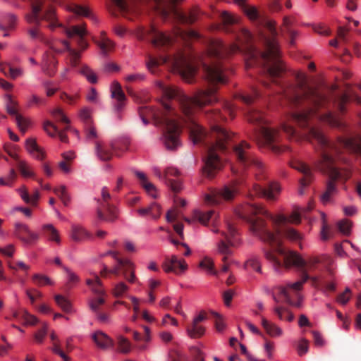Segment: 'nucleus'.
Masks as SVG:
<instances>
[{"label":"nucleus","mask_w":361,"mask_h":361,"mask_svg":"<svg viewBox=\"0 0 361 361\" xmlns=\"http://www.w3.org/2000/svg\"><path fill=\"white\" fill-rule=\"evenodd\" d=\"M80 73L91 83H97V77L94 71L87 66H82L80 68Z\"/></svg>","instance_id":"nucleus-42"},{"label":"nucleus","mask_w":361,"mask_h":361,"mask_svg":"<svg viewBox=\"0 0 361 361\" xmlns=\"http://www.w3.org/2000/svg\"><path fill=\"white\" fill-rule=\"evenodd\" d=\"M118 350L122 353H128L131 349V345L130 342L123 336L118 338Z\"/></svg>","instance_id":"nucleus-52"},{"label":"nucleus","mask_w":361,"mask_h":361,"mask_svg":"<svg viewBox=\"0 0 361 361\" xmlns=\"http://www.w3.org/2000/svg\"><path fill=\"white\" fill-rule=\"evenodd\" d=\"M95 152L98 158L104 161H109L114 154L111 149H108L100 142H95Z\"/></svg>","instance_id":"nucleus-30"},{"label":"nucleus","mask_w":361,"mask_h":361,"mask_svg":"<svg viewBox=\"0 0 361 361\" xmlns=\"http://www.w3.org/2000/svg\"><path fill=\"white\" fill-rule=\"evenodd\" d=\"M105 303V300L102 296L92 299L89 302L90 308L94 314L100 312V307Z\"/></svg>","instance_id":"nucleus-49"},{"label":"nucleus","mask_w":361,"mask_h":361,"mask_svg":"<svg viewBox=\"0 0 361 361\" xmlns=\"http://www.w3.org/2000/svg\"><path fill=\"white\" fill-rule=\"evenodd\" d=\"M275 313L278 315L280 319L292 321L293 314L290 310L284 307H276L274 308Z\"/></svg>","instance_id":"nucleus-45"},{"label":"nucleus","mask_w":361,"mask_h":361,"mask_svg":"<svg viewBox=\"0 0 361 361\" xmlns=\"http://www.w3.org/2000/svg\"><path fill=\"white\" fill-rule=\"evenodd\" d=\"M129 290L128 286L123 281L117 283L112 289V294L116 298L123 297Z\"/></svg>","instance_id":"nucleus-39"},{"label":"nucleus","mask_w":361,"mask_h":361,"mask_svg":"<svg viewBox=\"0 0 361 361\" xmlns=\"http://www.w3.org/2000/svg\"><path fill=\"white\" fill-rule=\"evenodd\" d=\"M71 10L78 16L93 18L88 8L85 6L74 4L71 7Z\"/></svg>","instance_id":"nucleus-50"},{"label":"nucleus","mask_w":361,"mask_h":361,"mask_svg":"<svg viewBox=\"0 0 361 361\" xmlns=\"http://www.w3.org/2000/svg\"><path fill=\"white\" fill-rule=\"evenodd\" d=\"M280 192V187L276 183L270 182L267 188L262 187L259 184H254L252 189L250 191L249 196L252 198L253 196L264 197L268 200L274 201Z\"/></svg>","instance_id":"nucleus-11"},{"label":"nucleus","mask_w":361,"mask_h":361,"mask_svg":"<svg viewBox=\"0 0 361 361\" xmlns=\"http://www.w3.org/2000/svg\"><path fill=\"white\" fill-rule=\"evenodd\" d=\"M51 114L54 117V118L56 121L61 122L62 123L66 124V126H68V123H70L69 119L65 116L63 112L61 109H55L52 111Z\"/></svg>","instance_id":"nucleus-55"},{"label":"nucleus","mask_w":361,"mask_h":361,"mask_svg":"<svg viewBox=\"0 0 361 361\" xmlns=\"http://www.w3.org/2000/svg\"><path fill=\"white\" fill-rule=\"evenodd\" d=\"M309 264L302 257L295 252V274H297L301 277L300 280L295 281V291L301 288L302 284L309 278L307 274V269Z\"/></svg>","instance_id":"nucleus-15"},{"label":"nucleus","mask_w":361,"mask_h":361,"mask_svg":"<svg viewBox=\"0 0 361 361\" xmlns=\"http://www.w3.org/2000/svg\"><path fill=\"white\" fill-rule=\"evenodd\" d=\"M84 134L87 141H94L98 137L97 130L93 123L84 126Z\"/></svg>","instance_id":"nucleus-38"},{"label":"nucleus","mask_w":361,"mask_h":361,"mask_svg":"<svg viewBox=\"0 0 361 361\" xmlns=\"http://www.w3.org/2000/svg\"><path fill=\"white\" fill-rule=\"evenodd\" d=\"M278 293L273 295V298L277 303H285L292 305V297L293 295V283H289L286 286L277 288Z\"/></svg>","instance_id":"nucleus-17"},{"label":"nucleus","mask_w":361,"mask_h":361,"mask_svg":"<svg viewBox=\"0 0 361 361\" xmlns=\"http://www.w3.org/2000/svg\"><path fill=\"white\" fill-rule=\"evenodd\" d=\"M25 147L28 152L37 159H43L44 154L42 149L37 145L36 140L28 138L25 142Z\"/></svg>","instance_id":"nucleus-27"},{"label":"nucleus","mask_w":361,"mask_h":361,"mask_svg":"<svg viewBox=\"0 0 361 361\" xmlns=\"http://www.w3.org/2000/svg\"><path fill=\"white\" fill-rule=\"evenodd\" d=\"M102 200H98L99 205L97 209V215L99 219L106 221H113L117 218V211L115 207L111 205L108 200L111 195L107 187L102 189Z\"/></svg>","instance_id":"nucleus-9"},{"label":"nucleus","mask_w":361,"mask_h":361,"mask_svg":"<svg viewBox=\"0 0 361 361\" xmlns=\"http://www.w3.org/2000/svg\"><path fill=\"white\" fill-rule=\"evenodd\" d=\"M18 102L13 99L12 97L10 94L6 95V111L9 115L15 116L16 121L18 128L23 133H25L29 125V121L18 113Z\"/></svg>","instance_id":"nucleus-14"},{"label":"nucleus","mask_w":361,"mask_h":361,"mask_svg":"<svg viewBox=\"0 0 361 361\" xmlns=\"http://www.w3.org/2000/svg\"><path fill=\"white\" fill-rule=\"evenodd\" d=\"M92 339L96 345L102 349L114 346V341L102 331L95 332L92 335Z\"/></svg>","instance_id":"nucleus-25"},{"label":"nucleus","mask_w":361,"mask_h":361,"mask_svg":"<svg viewBox=\"0 0 361 361\" xmlns=\"http://www.w3.org/2000/svg\"><path fill=\"white\" fill-rule=\"evenodd\" d=\"M235 3L250 20L259 26V37L264 42V50L257 49L254 44L252 35L242 28L237 35L240 44L227 46L219 39H207V51L197 63L202 66L204 76L212 87L200 89L192 97H188L175 87L166 86L161 81L157 82V87L169 101L162 104L161 110L150 106L141 107L140 116L145 125L148 123L147 118L149 117L154 121L157 126L161 127L164 143L169 150L176 149L180 145L182 124L189 129L190 137L194 144L203 143L205 145L207 154H218L227 149L231 134L218 125L212 126L210 132L207 133L197 123L195 114L198 109L218 102L216 86L226 82L221 61L237 51L246 55L247 66H260L263 76L273 84V91L279 94L281 105L287 109L281 128L289 138L293 135V90L291 85L283 81L286 68L280 58L275 23L261 16L257 8L247 4L246 0H235Z\"/></svg>","instance_id":"nucleus-1"},{"label":"nucleus","mask_w":361,"mask_h":361,"mask_svg":"<svg viewBox=\"0 0 361 361\" xmlns=\"http://www.w3.org/2000/svg\"><path fill=\"white\" fill-rule=\"evenodd\" d=\"M259 91L257 88L252 87L250 92L247 94H238L237 98L247 105H250L259 98Z\"/></svg>","instance_id":"nucleus-32"},{"label":"nucleus","mask_w":361,"mask_h":361,"mask_svg":"<svg viewBox=\"0 0 361 361\" xmlns=\"http://www.w3.org/2000/svg\"><path fill=\"white\" fill-rule=\"evenodd\" d=\"M163 268L166 272H174L178 274L187 269V264L183 259H178L176 255L166 257L163 264Z\"/></svg>","instance_id":"nucleus-19"},{"label":"nucleus","mask_w":361,"mask_h":361,"mask_svg":"<svg viewBox=\"0 0 361 361\" xmlns=\"http://www.w3.org/2000/svg\"><path fill=\"white\" fill-rule=\"evenodd\" d=\"M17 167L23 176L27 178L32 177L34 176V173L30 170L29 166L24 161H18Z\"/></svg>","instance_id":"nucleus-56"},{"label":"nucleus","mask_w":361,"mask_h":361,"mask_svg":"<svg viewBox=\"0 0 361 361\" xmlns=\"http://www.w3.org/2000/svg\"><path fill=\"white\" fill-rule=\"evenodd\" d=\"M97 44L104 54H107L109 51H112L114 47V44L109 39L104 37H103L100 41L97 42Z\"/></svg>","instance_id":"nucleus-43"},{"label":"nucleus","mask_w":361,"mask_h":361,"mask_svg":"<svg viewBox=\"0 0 361 361\" xmlns=\"http://www.w3.org/2000/svg\"><path fill=\"white\" fill-rule=\"evenodd\" d=\"M174 65L179 69L183 78L189 83L192 82L197 73V66L185 56H180L174 61Z\"/></svg>","instance_id":"nucleus-13"},{"label":"nucleus","mask_w":361,"mask_h":361,"mask_svg":"<svg viewBox=\"0 0 361 361\" xmlns=\"http://www.w3.org/2000/svg\"><path fill=\"white\" fill-rule=\"evenodd\" d=\"M2 71L5 74H9L11 78L16 79V78L21 76L23 74V71L21 68H13L10 66L4 67Z\"/></svg>","instance_id":"nucleus-57"},{"label":"nucleus","mask_w":361,"mask_h":361,"mask_svg":"<svg viewBox=\"0 0 361 361\" xmlns=\"http://www.w3.org/2000/svg\"><path fill=\"white\" fill-rule=\"evenodd\" d=\"M245 268L251 269L257 273H262L261 263L259 257L256 255H252L245 263Z\"/></svg>","instance_id":"nucleus-36"},{"label":"nucleus","mask_w":361,"mask_h":361,"mask_svg":"<svg viewBox=\"0 0 361 361\" xmlns=\"http://www.w3.org/2000/svg\"><path fill=\"white\" fill-rule=\"evenodd\" d=\"M63 269L67 274L68 286H72L79 282L80 278L74 272H73L66 267H63Z\"/></svg>","instance_id":"nucleus-59"},{"label":"nucleus","mask_w":361,"mask_h":361,"mask_svg":"<svg viewBox=\"0 0 361 361\" xmlns=\"http://www.w3.org/2000/svg\"><path fill=\"white\" fill-rule=\"evenodd\" d=\"M44 131L51 137H56L59 132V128L51 121H45L44 123Z\"/></svg>","instance_id":"nucleus-54"},{"label":"nucleus","mask_w":361,"mask_h":361,"mask_svg":"<svg viewBox=\"0 0 361 361\" xmlns=\"http://www.w3.org/2000/svg\"><path fill=\"white\" fill-rule=\"evenodd\" d=\"M54 300L57 305L65 312L69 313L72 311V305L71 302L61 295H56Z\"/></svg>","instance_id":"nucleus-35"},{"label":"nucleus","mask_w":361,"mask_h":361,"mask_svg":"<svg viewBox=\"0 0 361 361\" xmlns=\"http://www.w3.org/2000/svg\"><path fill=\"white\" fill-rule=\"evenodd\" d=\"M169 361H188V358L180 351L173 350L169 353Z\"/></svg>","instance_id":"nucleus-62"},{"label":"nucleus","mask_w":361,"mask_h":361,"mask_svg":"<svg viewBox=\"0 0 361 361\" xmlns=\"http://www.w3.org/2000/svg\"><path fill=\"white\" fill-rule=\"evenodd\" d=\"M43 4L44 0H31L32 12L26 16L27 21L34 25L33 27L28 30L30 37L40 41H44L42 34L38 29L42 20L47 21L48 27L51 30L61 26V24L58 23L55 11L52 8L47 9L43 13L42 12Z\"/></svg>","instance_id":"nucleus-5"},{"label":"nucleus","mask_w":361,"mask_h":361,"mask_svg":"<svg viewBox=\"0 0 361 361\" xmlns=\"http://www.w3.org/2000/svg\"><path fill=\"white\" fill-rule=\"evenodd\" d=\"M79 117L84 126L93 123L92 110L90 108H82L79 112Z\"/></svg>","instance_id":"nucleus-44"},{"label":"nucleus","mask_w":361,"mask_h":361,"mask_svg":"<svg viewBox=\"0 0 361 361\" xmlns=\"http://www.w3.org/2000/svg\"><path fill=\"white\" fill-rule=\"evenodd\" d=\"M17 17L11 13L7 14L4 22H0V30L2 31L13 30L15 28Z\"/></svg>","instance_id":"nucleus-34"},{"label":"nucleus","mask_w":361,"mask_h":361,"mask_svg":"<svg viewBox=\"0 0 361 361\" xmlns=\"http://www.w3.org/2000/svg\"><path fill=\"white\" fill-rule=\"evenodd\" d=\"M63 44L66 49L69 51V62L72 66H76L78 64L79 59L80 57V54L70 48L69 44L67 41H62Z\"/></svg>","instance_id":"nucleus-40"},{"label":"nucleus","mask_w":361,"mask_h":361,"mask_svg":"<svg viewBox=\"0 0 361 361\" xmlns=\"http://www.w3.org/2000/svg\"><path fill=\"white\" fill-rule=\"evenodd\" d=\"M334 159L331 156L327 154L323 155L320 170L328 173L330 178L329 181L327 183L325 192L320 197L322 202L324 204L330 202L331 197L336 194L338 190L334 182L343 176L334 166Z\"/></svg>","instance_id":"nucleus-7"},{"label":"nucleus","mask_w":361,"mask_h":361,"mask_svg":"<svg viewBox=\"0 0 361 361\" xmlns=\"http://www.w3.org/2000/svg\"><path fill=\"white\" fill-rule=\"evenodd\" d=\"M71 238L75 242H82L91 238V234L80 225L71 226Z\"/></svg>","instance_id":"nucleus-26"},{"label":"nucleus","mask_w":361,"mask_h":361,"mask_svg":"<svg viewBox=\"0 0 361 361\" xmlns=\"http://www.w3.org/2000/svg\"><path fill=\"white\" fill-rule=\"evenodd\" d=\"M239 213L248 222L250 230L269 246L263 252L274 270L280 273L290 269L293 265V251L288 243L293 240V213L288 216L283 214L274 215L257 203H247Z\"/></svg>","instance_id":"nucleus-2"},{"label":"nucleus","mask_w":361,"mask_h":361,"mask_svg":"<svg viewBox=\"0 0 361 361\" xmlns=\"http://www.w3.org/2000/svg\"><path fill=\"white\" fill-rule=\"evenodd\" d=\"M54 192L61 199L64 205L68 204L71 198L65 185H61L59 188H55Z\"/></svg>","instance_id":"nucleus-46"},{"label":"nucleus","mask_w":361,"mask_h":361,"mask_svg":"<svg viewBox=\"0 0 361 361\" xmlns=\"http://www.w3.org/2000/svg\"><path fill=\"white\" fill-rule=\"evenodd\" d=\"M214 262L209 257H204L200 263L202 269H206L209 273L216 275L217 272L214 269Z\"/></svg>","instance_id":"nucleus-53"},{"label":"nucleus","mask_w":361,"mask_h":361,"mask_svg":"<svg viewBox=\"0 0 361 361\" xmlns=\"http://www.w3.org/2000/svg\"><path fill=\"white\" fill-rule=\"evenodd\" d=\"M179 171L174 168H168L165 170L164 175L160 171L156 172V175L159 178L164 180L166 184L175 192H178L181 190V183L178 180L171 179V177L178 176Z\"/></svg>","instance_id":"nucleus-16"},{"label":"nucleus","mask_w":361,"mask_h":361,"mask_svg":"<svg viewBox=\"0 0 361 361\" xmlns=\"http://www.w3.org/2000/svg\"><path fill=\"white\" fill-rule=\"evenodd\" d=\"M262 326L266 333L271 337L279 336L282 334V330L278 326L264 317L262 318Z\"/></svg>","instance_id":"nucleus-31"},{"label":"nucleus","mask_w":361,"mask_h":361,"mask_svg":"<svg viewBox=\"0 0 361 361\" xmlns=\"http://www.w3.org/2000/svg\"><path fill=\"white\" fill-rule=\"evenodd\" d=\"M337 226L343 234L348 235L350 233L351 224L348 220L343 219L338 221Z\"/></svg>","instance_id":"nucleus-58"},{"label":"nucleus","mask_w":361,"mask_h":361,"mask_svg":"<svg viewBox=\"0 0 361 361\" xmlns=\"http://www.w3.org/2000/svg\"><path fill=\"white\" fill-rule=\"evenodd\" d=\"M42 229L48 240L60 243L61 239L59 232L52 224H45L42 226Z\"/></svg>","instance_id":"nucleus-33"},{"label":"nucleus","mask_w":361,"mask_h":361,"mask_svg":"<svg viewBox=\"0 0 361 361\" xmlns=\"http://www.w3.org/2000/svg\"><path fill=\"white\" fill-rule=\"evenodd\" d=\"M47 324L44 323L42 328L39 329L35 334L34 337L38 343H42L44 337L47 334Z\"/></svg>","instance_id":"nucleus-61"},{"label":"nucleus","mask_w":361,"mask_h":361,"mask_svg":"<svg viewBox=\"0 0 361 361\" xmlns=\"http://www.w3.org/2000/svg\"><path fill=\"white\" fill-rule=\"evenodd\" d=\"M204 328L202 326H200L198 324L193 323L191 326L187 328V332L191 338H199L204 334Z\"/></svg>","instance_id":"nucleus-37"},{"label":"nucleus","mask_w":361,"mask_h":361,"mask_svg":"<svg viewBox=\"0 0 361 361\" xmlns=\"http://www.w3.org/2000/svg\"><path fill=\"white\" fill-rule=\"evenodd\" d=\"M205 116L208 120L214 121V123H218L221 121L226 120V116L223 115L219 109H214L210 111H207L205 113Z\"/></svg>","instance_id":"nucleus-48"},{"label":"nucleus","mask_w":361,"mask_h":361,"mask_svg":"<svg viewBox=\"0 0 361 361\" xmlns=\"http://www.w3.org/2000/svg\"><path fill=\"white\" fill-rule=\"evenodd\" d=\"M32 281L39 286L52 284L51 279L48 276L42 274H34L32 276Z\"/></svg>","instance_id":"nucleus-51"},{"label":"nucleus","mask_w":361,"mask_h":361,"mask_svg":"<svg viewBox=\"0 0 361 361\" xmlns=\"http://www.w3.org/2000/svg\"><path fill=\"white\" fill-rule=\"evenodd\" d=\"M233 153L236 159L237 165L231 166V171L235 178L232 183L225 185L218 190L212 191L210 194L205 195V202L208 204H218L221 199L226 200H232L237 193V186L241 184L244 180L246 170L255 169L257 180L264 178L262 175L264 166L255 156L251 145L245 141L233 147Z\"/></svg>","instance_id":"nucleus-3"},{"label":"nucleus","mask_w":361,"mask_h":361,"mask_svg":"<svg viewBox=\"0 0 361 361\" xmlns=\"http://www.w3.org/2000/svg\"><path fill=\"white\" fill-rule=\"evenodd\" d=\"M116 264L109 269V273L115 276L122 275L125 280L130 283H134L137 281L135 276V264L128 259H117L115 260Z\"/></svg>","instance_id":"nucleus-10"},{"label":"nucleus","mask_w":361,"mask_h":361,"mask_svg":"<svg viewBox=\"0 0 361 361\" xmlns=\"http://www.w3.org/2000/svg\"><path fill=\"white\" fill-rule=\"evenodd\" d=\"M17 192L20 196L21 199L28 204L33 207L37 205L38 200L39 199V192L38 190H35L32 195H30L27 188L23 185L20 188L17 189Z\"/></svg>","instance_id":"nucleus-22"},{"label":"nucleus","mask_w":361,"mask_h":361,"mask_svg":"<svg viewBox=\"0 0 361 361\" xmlns=\"http://www.w3.org/2000/svg\"><path fill=\"white\" fill-rule=\"evenodd\" d=\"M12 318L25 325H35L37 322V318L25 310L14 311Z\"/></svg>","instance_id":"nucleus-24"},{"label":"nucleus","mask_w":361,"mask_h":361,"mask_svg":"<svg viewBox=\"0 0 361 361\" xmlns=\"http://www.w3.org/2000/svg\"><path fill=\"white\" fill-rule=\"evenodd\" d=\"M145 75L141 73H136L128 75L126 76L125 80L128 82H137L144 80Z\"/></svg>","instance_id":"nucleus-63"},{"label":"nucleus","mask_w":361,"mask_h":361,"mask_svg":"<svg viewBox=\"0 0 361 361\" xmlns=\"http://www.w3.org/2000/svg\"><path fill=\"white\" fill-rule=\"evenodd\" d=\"M130 141L127 138H122L111 142V148L116 157H120L124 152L128 149Z\"/></svg>","instance_id":"nucleus-28"},{"label":"nucleus","mask_w":361,"mask_h":361,"mask_svg":"<svg viewBox=\"0 0 361 361\" xmlns=\"http://www.w3.org/2000/svg\"><path fill=\"white\" fill-rule=\"evenodd\" d=\"M295 170L303 174L304 177L300 179V188L298 193L300 195L304 194L303 188L309 184L311 180L312 171L310 169L302 163L295 164Z\"/></svg>","instance_id":"nucleus-21"},{"label":"nucleus","mask_w":361,"mask_h":361,"mask_svg":"<svg viewBox=\"0 0 361 361\" xmlns=\"http://www.w3.org/2000/svg\"><path fill=\"white\" fill-rule=\"evenodd\" d=\"M64 32L68 38H77L78 43L82 49L87 47V43L84 38L87 32L84 26L73 25L68 28L65 27Z\"/></svg>","instance_id":"nucleus-18"},{"label":"nucleus","mask_w":361,"mask_h":361,"mask_svg":"<svg viewBox=\"0 0 361 361\" xmlns=\"http://www.w3.org/2000/svg\"><path fill=\"white\" fill-rule=\"evenodd\" d=\"M247 118L250 123L257 126L254 136L259 145L267 146L275 152L286 151L289 149L286 146L279 147L276 145L278 131L269 126L260 111L254 108H249Z\"/></svg>","instance_id":"nucleus-4"},{"label":"nucleus","mask_w":361,"mask_h":361,"mask_svg":"<svg viewBox=\"0 0 361 361\" xmlns=\"http://www.w3.org/2000/svg\"><path fill=\"white\" fill-rule=\"evenodd\" d=\"M14 228V235L27 245L34 244L39 238V235L31 231L25 224L17 222Z\"/></svg>","instance_id":"nucleus-12"},{"label":"nucleus","mask_w":361,"mask_h":361,"mask_svg":"<svg viewBox=\"0 0 361 361\" xmlns=\"http://www.w3.org/2000/svg\"><path fill=\"white\" fill-rule=\"evenodd\" d=\"M133 171L134 174L136 176V177L138 178L140 184L146 190V192L152 197L156 198V188L154 185L148 181L146 174L142 171H139L137 170H133Z\"/></svg>","instance_id":"nucleus-23"},{"label":"nucleus","mask_w":361,"mask_h":361,"mask_svg":"<svg viewBox=\"0 0 361 361\" xmlns=\"http://www.w3.org/2000/svg\"><path fill=\"white\" fill-rule=\"evenodd\" d=\"M111 92L112 98L117 100V103L114 105V108L117 111H121L124 106L126 97L122 90L121 85L117 81H114L111 87Z\"/></svg>","instance_id":"nucleus-20"},{"label":"nucleus","mask_w":361,"mask_h":361,"mask_svg":"<svg viewBox=\"0 0 361 361\" xmlns=\"http://www.w3.org/2000/svg\"><path fill=\"white\" fill-rule=\"evenodd\" d=\"M167 57L161 56L160 59H156L150 57L149 61L147 63V68L152 73H155V68L161 63H165L168 61Z\"/></svg>","instance_id":"nucleus-41"},{"label":"nucleus","mask_w":361,"mask_h":361,"mask_svg":"<svg viewBox=\"0 0 361 361\" xmlns=\"http://www.w3.org/2000/svg\"><path fill=\"white\" fill-rule=\"evenodd\" d=\"M221 19L222 21V25L216 26V28L222 29L227 32H233V30L230 28V26L235 25L237 23V19L227 11H224L221 13Z\"/></svg>","instance_id":"nucleus-29"},{"label":"nucleus","mask_w":361,"mask_h":361,"mask_svg":"<svg viewBox=\"0 0 361 361\" xmlns=\"http://www.w3.org/2000/svg\"><path fill=\"white\" fill-rule=\"evenodd\" d=\"M190 352L193 361H204V354L199 348L195 346L190 347Z\"/></svg>","instance_id":"nucleus-60"},{"label":"nucleus","mask_w":361,"mask_h":361,"mask_svg":"<svg viewBox=\"0 0 361 361\" xmlns=\"http://www.w3.org/2000/svg\"><path fill=\"white\" fill-rule=\"evenodd\" d=\"M213 215L214 211L212 210H209L207 212L195 211L194 213V217L202 224H206L212 218Z\"/></svg>","instance_id":"nucleus-47"},{"label":"nucleus","mask_w":361,"mask_h":361,"mask_svg":"<svg viewBox=\"0 0 361 361\" xmlns=\"http://www.w3.org/2000/svg\"><path fill=\"white\" fill-rule=\"evenodd\" d=\"M312 29L315 32L321 35H328L330 33L329 29L322 23L314 24Z\"/></svg>","instance_id":"nucleus-64"},{"label":"nucleus","mask_w":361,"mask_h":361,"mask_svg":"<svg viewBox=\"0 0 361 361\" xmlns=\"http://www.w3.org/2000/svg\"><path fill=\"white\" fill-rule=\"evenodd\" d=\"M142 37L150 40L155 47L165 48L175 42H186L189 39H198L200 38V35L195 30L185 31L178 28L173 35H166L154 26H151L148 30L142 32Z\"/></svg>","instance_id":"nucleus-6"},{"label":"nucleus","mask_w":361,"mask_h":361,"mask_svg":"<svg viewBox=\"0 0 361 361\" xmlns=\"http://www.w3.org/2000/svg\"><path fill=\"white\" fill-rule=\"evenodd\" d=\"M227 232L221 231V238L219 239L217 243L218 252L224 255L222 261L224 265L222 267V271L226 272L228 270L229 264L227 262L228 257L232 254L231 247L235 245V237L237 233L236 229L230 223L226 224ZM214 233H219V230H213Z\"/></svg>","instance_id":"nucleus-8"}]
</instances>
